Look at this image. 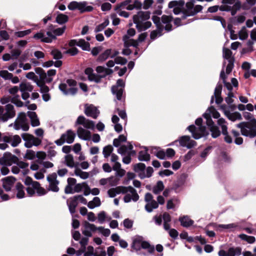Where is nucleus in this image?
<instances>
[{"label": "nucleus", "mask_w": 256, "mask_h": 256, "mask_svg": "<svg viewBox=\"0 0 256 256\" xmlns=\"http://www.w3.org/2000/svg\"><path fill=\"white\" fill-rule=\"evenodd\" d=\"M58 88L65 95H68L70 94L74 95L78 92V88H70L68 89L66 84L64 83H61L60 84Z\"/></svg>", "instance_id": "11"}, {"label": "nucleus", "mask_w": 256, "mask_h": 256, "mask_svg": "<svg viewBox=\"0 0 256 256\" xmlns=\"http://www.w3.org/2000/svg\"><path fill=\"white\" fill-rule=\"evenodd\" d=\"M136 27L138 32L144 31L150 28L152 24L150 21L136 23Z\"/></svg>", "instance_id": "17"}, {"label": "nucleus", "mask_w": 256, "mask_h": 256, "mask_svg": "<svg viewBox=\"0 0 256 256\" xmlns=\"http://www.w3.org/2000/svg\"><path fill=\"white\" fill-rule=\"evenodd\" d=\"M78 46L84 50L90 51V43L82 38H80L78 40Z\"/></svg>", "instance_id": "23"}, {"label": "nucleus", "mask_w": 256, "mask_h": 256, "mask_svg": "<svg viewBox=\"0 0 256 256\" xmlns=\"http://www.w3.org/2000/svg\"><path fill=\"white\" fill-rule=\"evenodd\" d=\"M241 2L239 0L237 1L232 6H231V10L230 12L232 16H234L236 14L237 11L241 8Z\"/></svg>", "instance_id": "31"}, {"label": "nucleus", "mask_w": 256, "mask_h": 256, "mask_svg": "<svg viewBox=\"0 0 256 256\" xmlns=\"http://www.w3.org/2000/svg\"><path fill=\"white\" fill-rule=\"evenodd\" d=\"M185 175L184 174L181 175L177 180L176 186L177 188L181 186L184 182Z\"/></svg>", "instance_id": "62"}, {"label": "nucleus", "mask_w": 256, "mask_h": 256, "mask_svg": "<svg viewBox=\"0 0 256 256\" xmlns=\"http://www.w3.org/2000/svg\"><path fill=\"white\" fill-rule=\"evenodd\" d=\"M143 241V238L141 236H138L134 238L132 241V247L136 251L141 249V246Z\"/></svg>", "instance_id": "19"}, {"label": "nucleus", "mask_w": 256, "mask_h": 256, "mask_svg": "<svg viewBox=\"0 0 256 256\" xmlns=\"http://www.w3.org/2000/svg\"><path fill=\"white\" fill-rule=\"evenodd\" d=\"M208 110L212 115L214 118H218L220 116V114L215 109L214 106H211L208 108Z\"/></svg>", "instance_id": "50"}, {"label": "nucleus", "mask_w": 256, "mask_h": 256, "mask_svg": "<svg viewBox=\"0 0 256 256\" xmlns=\"http://www.w3.org/2000/svg\"><path fill=\"white\" fill-rule=\"evenodd\" d=\"M134 222L133 220L129 219L126 218L124 222V226L126 228H131L132 227Z\"/></svg>", "instance_id": "54"}, {"label": "nucleus", "mask_w": 256, "mask_h": 256, "mask_svg": "<svg viewBox=\"0 0 256 256\" xmlns=\"http://www.w3.org/2000/svg\"><path fill=\"white\" fill-rule=\"evenodd\" d=\"M55 146H50L48 150V156L52 159L51 158L52 157L55 156L56 154V152L54 150V148H55Z\"/></svg>", "instance_id": "57"}, {"label": "nucleus", "mask_w": 256, "mask_h": 256, "mask_svg": "<svg viewBox=\"0 0 256 256\" xmlns=\"http://www.w3.org/2000/svg\"><path fill=\"white\" fill-rule=\"evenodd\" d=\"M224 57V58L230 60L233 57L232 56V52L228 48H224L223 49Z\"/></svg>", "instance_id": "47"}, {"label": "nucleus", "mask_w": 256, "mask_h": 256, "mask_svg": "<svg viewBox=\"0 0 256 256\" xmlns=\"http://www.w3.org/2000/svg\"><path fill=\"white\" fill-rule=\"evenodd\" d=\"M141 248L146 249L150 254H152L154 251V247L152 246L150 244L146 241H142Z\"/></svg>", "instance_id": "30"}, {"label": "nucleus", "mask_w": 256, "mask_h": 256, "mask_svg": "<svg viewBox=\"0 0 256 256\" xmlns=\"http://www.w3.org/2000/svg\"><path fill=\"white\" fill-rule=\"evenodd\" d=\"M40 88V92L42 94L48 93L50 88L48 86L46 85V82L37 84H36Z\"/></svg>", "instance_id": "44"}, {"label": "nucleus", "mask_w": 256, "mask_h": 256, "mask_svg": "<svg viewBox=\"0 0 256 256\" xmlns=\"http://www.w3.org/2000/svg\"><path fill=\"white\" fill-rule=\"evenodd\" d=\"M83 226L86 229H90L92 232L98 230V228L96 227L94 224H92L85 220L83 222Z\"/></svg>", "instance_id": "38"}, {"label": "nucleus", "mask_w": 256, "mask_h": 256, "mask_svg": "<svg viewBox=\"0 0 256 256\" xmlns=\"http://www.w3.org/2000/svg\"><path fill=\"white\" fill-rule=\"evenodd\" d=\"M84 112L86 116L92 117L94 119H96L100 113L98 110L93 104L88 106V104L85 105Z\"/></svg>", "instance_id": "7"}, {"label": "nucleus", "mask_w": 256, "mask_h": 256, "mask_svg": "<svg viewBox=\"0 0 256 256\" xmlns=\"http://www.w3.org/2000/svg\"><path fill=\"white\" fill-rule=\"evenodd\" d=\"M62 136H64V139L66 140V142L70 144L74 142L76 134L72 130H68L65 133L62 134Z\"/></svg>", "instance_id": "16"}, {"label": "nucleus", "mask_w": 256, "mask_h": 256, "mask_svg": "<svg viewBox=\"0 0 256 256\" xmlns=\"http://www.w3.org/2000/svg\"><path fill=\"white\" fill-rule=\"evenodd\" d=\"M112 50L108 48L105 50L102 53L98 56L96 59V62H102L106 60L112 54Z\"/></svg>", "instance_id": "18"}, {"label": "nucleus", "mask_w": 256, "mask_h": 256, "mask_svg": "<svg viewBox=\"0 0 256 256\" xmlns=\"http://www.w3.org/2000/svg\"><path fill=\"white\" fill-rule=\"evenodd\" d=\"M124 90V88H118L117 86H112V94L116 95L117 100H122Z\"/></svg>", "instance_id": "22"}, {"label": "nucleus", "mask_w": 256, "mask_h": 256, "mask_svg": "<svg viewBox=\"0 0 256 256\" xmlns=\"http://www.w3.org/2000/svg\"><path fill=\"white\" fill-rule=\"evenodd\" d=\"M22 142L21 138L18 135H14L13 137V140L11 143V145L13 147H16Z\"/></svg>", "instance_id": "49"}, {"label": "nucleus", "mask_w": 256, "mask_h": 256, "mask_svg": "<svg viewBox=\"0 0 256 256\" xmlns=\"http://www.w3.org/2000/svg\"><path fill=\"white\" fill-rule=\"evenodd\" d=\"M210 130L212 132L211 135L212 138H216L218 137L221 134V132L216 126H212L209 128Z\"/></svg>", "instance_id": "26"}, {"label": "nucleus", "mask_w": 256, "mask_h": 256, "mask_svg": "<svg viewBox=\"0 0 256 256\" xmlns=\"http://www.w3.org/2000/svg\"><path fill=\"white\" fill-rule=\"evenodd\" d=\"M86 4L87 2H78L76 1H72L68 4V8L71 10H78L82 14L85 12H90L92 11L94 8L90 6H87Z\"/></svg>", "instance_id": "2"}, {"label": "nucleus", "mask_w": 256, "mask_h": 256, "mask_svg": "<svg viewBox=\"0 0 256 256\" xmlns=\"http://www.w3.org/2000/svg\"><path fill=\"white\" fill-rule=\"evenodd\" d=\"M192 134V136L196 140H198L202 137L206 136L209 134L206 126H200L197 128L194 125L192 124L187 128Z\"/></svg>", "instance_id": "3"}, {"label": "nucleus", "mask_w": 256, "mask_h": 256, "mask_svg": "<svg viewBox=\"0 0 256 256\" xmlns=\"http://www.w3.org/2000/svg\"><path fill=\"white\" fill-rule=\"evenodd\" d=\"M66 164L67 166L72 168L74 166V160L72 155L68 154L65 156Z\"/></svg>", "instance_id": "34"}, {"label": "nucleus", "mask_w": 256, "mask_h": 256, "mask_svg": "<svg viewBox=\"0 0 256 256\" xmlns=\"http://www.w3.org/2000/svg\"><path fill=\"white\" fill-rule=\"evenodd\" d=\"M83 126L86 128L94 129V122L92 120H86V121Z\"/></svg>", "instance_id": "58"}, {"label": "nucleus", "mask_w": 256, "mask_h": 256, "mask_svg": "<svg viewBox=\"0 0 256 256\" xmlns=\"http://www.w3.org/2000/svg\"><path fill=\"white\" fill-rule=\"evenodd\" d=\"M50 54L52 56L53 58L55 60H60L63 57L61 52L58 49L52 50Z\"/></svg>", "instance_id": "32"}, {"label": "nucleus", "mask_w": 256, "mask_h": 256, "mask_svg": "<svg viewBox=\"0 0 256 256\" xmlns=\"http://www.w3.org/2000/svg\"><path fill=\"white\" fill-rule=\"evenodd\" d=\"M83 226L86 229H90L92 232L98 230V228L96 227L94 224H92L85 220L83 222Z\"/></svg>", "instance_id": "39"}, {"label": "nucleus", "mask_w": 256, "mask_h": 256, "mask_svg": "<svg viewBox=\"0 0 256 256\" xmlns=\"http://www.w3.org/2000/svg\"><path fill=\"white\" fill-rule=\"evenodd\" d=\"M112 4L109 2H104L101 6L102 10L103 12L110 10L112 8Z\"/></svg>", "instance_id": "64"}, {"label": "nucleus", "mask_w": 256, "mask_h": 256, "mask_svg": "<svg viewBox=\"0 0 256 256\" xmlns=\"http://www.w3.org/2000/svg\"><path fill=\"white\" fill-rule=\"evenodd\" d=\"M174 18L172 16H167L164 14L161 17L162 22L164 24H168L170 23Z\"/></svg>", "instance_id": "43"}, {"label": "nucleus", "mask_w": 256, "mask_h": 256, "mask_svg": "<svg viewBox=\"0 0 256 256\" xmlns=\"http://www.w3.org/2000/svg\"><path fill=\"white\" fill-rule=\"evenodd\" d=\"M229 120L234 122L236 120H242V117L240 114L238 112H234L232 113V115L229 118Z\"/></svg>", "instance_id": "48"}, {"label": "nucleus", "mask_w": 256, "mask_h": 256, "mask_svg": "<svg viewBox=\"0 0 256 256\" xmlns=\"http://www.w3.org/2000/svg\"><path fill=\"white\" fill-rule=\"evenodd\" d=\"M164 188L163 182L161 180L157 182L156 186L153 188L152 192L154 194H160Z\"/></svg>", "instance_id": "25"}, {"label": "nucleus", "mask_w": 256, "mask_h": 256, "mask_svg": "<svg viewBox=\"0 0 256 256\" xmlns=\"http://www.w3.org/2000/svg\"><path fill=\"white\" fill-rule=\"evenodd\" d=\"M102 46H95L92 48L91 53L94 56H96L102 50Z\"/></svg>", "instance_id": "63"}, {"label": "nucleus", "mask_w": 256, "mask_h": 256, "mask_svg": "<svg viewBox=\"0 0 256 256\" xmlns=\"http://www.w3.org/2000/svg\"><path fill=\"white\" fill-rule=\"evenodd\" d=\"M146 165L144 163H138L134 166V170L135 172H143L146 168Z\"/></svg>", "instance_id": "37"}, {"label": "nucleus", "mask_w": 256, "mask_h": 256, "mask_svg": "<svg viewBox=\"0 0 256 256\" xmlns=\"http://www.w3.org/2000/svg\"><path fill=\"white\" fill-rule=\"evenodd\" d=\"M22 139L26 142H32V138H34V136L31 134L28 133H24L22 134Z\"/></svg>", "instance_id": "55"}, {"label": "nucleus", "mask_w": 256, "mask_h": 256, "mask_svg": "<svg viewBox=\"0 0 256 256\" xmlns=\"http://www.w3.org/2000/svg\"><path fill=\"white\" fill-rule=\"evenodd\" d=\"M114 62L116 64L124 65L127 62V60L122 56H116L114 59Z\"/></svg>", "instance_id": "51"}, {"label": "nucleus", "mask_w": 256, "mask_h": 256, "mask_svg": "<svg viewBox=\"0 0 256 256\" xmlns=\"http://www.w3.org/2000/svg\"><path fill=\"white\" fill-rule=\"evenodd\" d=\"M68 206L69 210L72 214L76 212V208L78 205V202L76 199L74 198V196L70 198V202H68L67 201Z\"/></svg>", "instance_id": "20"}, {"label": "nucleus", "mask_w": 256, "mask_h": 256, "mask_svg": "<svg viewBox=\"0 0 256 256\" xmlns=\"http://www.w3.org/2000/svg\"><path fill=\"white\" fill-rule=\"evenodd\" d=\"M46 34L48 36H46L44 31L41 30L40 32L34 34L33 38L36 40H40L41 42L46 43H50L54 40L56 38V36L53 33V31H48Z\"/></svg>", "instance_id": "4"}, {"label": "nucleus", "mask_w": 256, "mask_h": 256, "mask_svg": "<svg viewBox=\"0 0 256 256\" xmlns=\"http://www.w3.org/2000/svg\"><path fill=\"white\" fill-rule=\"evenodd\" d=\"M49 185V190H52L54 192H58L59 190V188L58 185L59 184V181H55L54 182H51L50 181Z\"/></svg>", "instance_id": "41"}, {"label": "nucleus", "mask_w": 256, "mask_h": 256, "mask_svg": "<svg viewBox=\"0 0 256 256\" xmlns=\"http://www.w3.org/2000/svg\"><path fill=\"white\" fill-rule=\"evenodd\" d=\"M238 35L239 38L241 40H244L248 38V34L244 26H243L242 29L239 32Z\"/></svg>", "instance_id": "42"}, {"label": "nucleus", "mask_w": 256, "mask_h": 256, "mask_svg": "<svg viewBox=\"0 0 256 256\" xmlns=\"http://www.w3.org/2000/svg\"><path fill=\"white\" fill-rule=\"evenodd\" d=\"M16 179L12 176H7L2 180V187L6 192L11 190L12 187L16 182Z\"/></svg>", "instance_id": "9"}, {"label": "nucleus", "mask_w": 256, "mask_h": 256, "mask_svg": "<svg viewBox=\"0 0 256 256\" xmlns=\"http://www.w3.org/2000/svg\"><path fill=\"white\" fill-rule=\"evenodd\" d=\"M238 128H240V132L242 136L253 138L256 136V119L254 118L250 122H243L236 125Z\"/></svg>", "instance_id": "1"}, {"label": "nucleus", "mask_w": 256, "mask_h": 256, "mask_svg": "<svg viewBox=\"0 0 256 256\" xmlns=\"http://www.w3.org/2000/svg\"><path fill=\"white\" fill-rule=\"evenodd\" d=\"M66 26H64L62 28H56V29L53 30V33L54 34V35L56 36H61L64 33V32L66 30Z\"/></svg>", "instance_id": "53"}, {"label": "nucleus", "mask_w": 256, "mask_h": 256, "mask_svg": "<svg viewBox=\"0 0 256 256\" xmlns=\"http://www.w3.org/2000/svg\"><path fill=\"white\" fill-rule=\"evenodd\" d=\"M113 148L111 145H108L107 146H106L103 148V154L104 156V157L105 158H108L110 154H112V152L113 151Z\"/></svg>", "instance_id": "33"}, {"label": "nucleus", "mask_w": 256, "mask_h": 256, "mask_svg": "<svg viewBox=\"0 0 256 256\" xmlns=\"http://www.w3.org/2000/svg\"><path fill=\"white\" fill-rule=\"evenodd\" d=\"M222 84L218 83L214 90V96H220L222 94Z\"/></svg>", "instance_id": "60"}, {"label": "nucleus", "mask_w": 256, "mask_h": 256, "mask_svg": "<svg viewBox=\"0 0 256 256\" xmlns=\"http://www.w3.org/2000/svg\"><path fill=\"white\" fill-rule=\"evenodd\" d=\"M0 76L6 80H10L12 78L13 74L6 70H2L0 71Z\"/></svg>", "instance_id": "35"}, {"label": "nucleus", "mask_w": 256, "mask_h": 256, "mask_svg": "<svg viewBox=\"0 0 256 256\" xmlns=\"http://www.w3.org/2000/svg\"><path fill=\"white\" fill-rule=\"evenodd\" d=\"M20 96L16 94L14 96L11 98V102L16 104L18 107H22L24 105V103L19 99Z\"/></svg>", "instance_id": "36"}, {"label": "nucleus", "mask_w": 256, "mask_h": 256, "mask_svg": "<svg viewBox=\"0 0 256 256\" xmlns=\"http://www.w3.org/2000/svg\"><path fill=\"white\" fill-rule=\"evenodd\" d=\"M122 40L124 42V46L125 48H128L131 46L138 48V41L134 39H130L129 36L127 35L123 36Z\"/></svg>", "instance_id": "10"}, {"label": "nucleus", "mask_w": 256, "mask_h": 256, "mask_svg": "<svg viewBox=\"0 0 256 256\" xmlns=\"http://www.w3.org/2000/svg\"><path fill=\"white\" fill-rule=\"evenodd\" d=\"M165 152L166 156L169 158L174 157L176 154L174 150L172 148H167Z\"/></svg>", "instance_id": "61"}, {"label": "nucleus", "mask_w": 256, "mask_h": 256, "mask_svg": "<svg viewBox=\"0 0 256 256\" xmlns=\"http://www.w3.org/2000/svg\"><path fill=\"white\" fill-rule=\"evenodd\" d=\"M27 114L28 116L30 119V122L32 126L35 127L40 125V120L38 118V116L36 112L28 111Z\"/></svg>", "instance_id": "13"}, {"label": "nucleus", "mask_w": 256, "mask_h": 256, "mask_svg": "<svg viewBox=\"0 0 256 256\" xmlns=\"http://www.w3.org/2000/svg\"><path fill=\"white\" fill-rule=\"evenodd\" d=\"M98 230L106 237L109 236L110 234V230L108 228H104L102 226L98 227Z\"/></svg>", "instance_id": "56"}, {"label": "nucleus", "mask_w": 256, "mask_h": 256, "mask_svg": "<svg viewBox=\"0 0 256 256\" xmlns=\"http://www.w3.org/2000/svg\"><path fill=\"white\" fill-rule=\"evenodd\" d=\"M145 152L144 151H140L138 152V159L140 161H149L150 159V156L147 152L148 148H145Z\"/></svg>", "instance_id": "21"}, {"label": "nucleus", "mask_w": 256, "mask_h": 256, "mask_svg": "<svg viewBox=\"0 0 256 256\" xmlns=\"http://www.w3.org/2000/svg\"><path fill=\"white\" fill-rule=\"evenodd\" d=\"M185 2L184 0H172L170 1L168 4V6L170 8H174L178 6L182 7L184 6Z\"/></svg>", "instance_id": "29"}, {"label": "nucleus", "mask_w": 256, "mask_h": 256, "mask_svg": "<svg viewBox=\"0 0 256 256\" xmlns=\"http://www.w3.org/2000/svg\"><path fill=\"white\" fill-rule=\"evenodd\" d=\"M66 54H70L72 56L76 55L78 52V50L76 47H72L66 51Z\"/></svg>", "instance_id": "59"}, {"label": "nucleus", "mask_w": 256, "mask_h": 256, "mask_svg": "<svg viewBox=\"0 0 256 256\" xmlns=\"http://www.w3.org/2000/svg\"><path fill=\"white\" fill-rule=\"evenodd\" d=\"M178 140L180 146H186L188 148H192L197 144L196 141L190 140V138L188 136H182L180 137Z\"/></svg>", "instance_id": "6"}, {"label": "nucleus", "mask_w": 256, "mask_h": 256, "mask_svg": "<svg viewBox=\"0 0 256 256\" xmlns=\"http://www.w3.org/2000/svg\"><path fill=\"white\" fill-rule=\"evenodd\" d=\"M228 64L226 66V74H230L232 72V71L234 68V58H232V59H230V60H228Z\"/></svg>", "instance_id": "40"}, {"label": "nucleus", "mask_w": 256, "mask_h": 256, "mask_svg": "<svg viewBox=\"0 0 256 256\" xmlns=\"http://www.w3.org/2000/svg\"><path fill=\"white\" fill-rule=\"evenodd\" d=\"M6 112L3 114L0 118L4 122H6L9 118H12L16 116V112L14 106L11 104H8L6 106Z\"/></svg>", "instance_id": "8"}, {"label": "nucleus", "mask_w": 256, "mask_h": 256, "mask_svg": "<svg viewBox=\"0 0 256 256\" xmlns=\"http://www.w3.org/2000/svg\"><path fill=\"white\" fill-rule=\"evenodd\" d=\"M35 158V152L32 150H28L24 158L28 160H33Z\"/></svg>", "instance_id": "52"}, {"label": "nucleus", "mask_w": 256, "mask_h": 256, "mask_svg": "<svg viewBox=\"0 0 256 256\" xmlns=\"http://www.w3.org/2000/svg\"><path fill=\"white\" fill-rule=\"evenodd\" d=\"M178 220L180 222L181 226L186 228L190 226L194 223V220L190 218L188 216H180L178 218Z\"/></svg>", "instance_id": "15"}, {"label": "nucleus", "mask_w": 256, "mask_h": 256, "mask_svg": "<svg viewBox=\"0 0 256 256\" xmlns=\"http://www.w3.org/2000/svg\"><path fill=\"white\" fill-rule=\"evenodd\" d=\"M32 32L30 29H28L23 31H18L14 33V35L18 38H22L26 35L29 34Z\"/></svg>", "instance_id": "46"}, {"label": "nucleus", "mask_w": 256, "mask_h": 256, "mask_svg": "<svg viewBox=\"0 0 256 256\" xmlns=\"http://www.w3.org/2000/svg\"><path fill=\"white\" fill-rule=\"evenodd\" d=\"M36 72L39 75L40 80L38 79L36 80V84L46 82V74L45 71L40 67L36 68L34 69Z\"/></svg>", "instance_id": "14"}, {"label": "nucleus", "mask_w": 256, "mask_h": 256, "mask_svg": "<svg viewBox=\"0 0 256 256\" xmlns=\"http://www.w3.org/2000/svg\"><path fill=\"white\" fill-rule=\"evenodd\" d=\"M150 12L149 11H139L132 16L134 24L146 21L150 18Z\"/></svg>", "instance_id": "5"}, {"label": "nucleus", "mask_w": 256, "mask_h": 256, "mask_svg": "<svg viewBox=\"0 0 256 256\" xmlns=\"http://www.w3.org/2000/svg\"><path fill=\"white\" fill-rule=\"evenodd\" d=\"M68 20V17L67 15L63 14H59L56 17V21L57 23L60 24H62Z\"/></svg>", "instance_id": "24"}, {"label": "nucleus", "mask_w": 256, "mask_h": 256, "mask_svg": "<svg viewBox=\"0 0 256 256\" xmlns=\"http://www.w3.org/2000/svg\"><path fill=\"white\" fill-rule=\"evenodd\" d=\"M228 252L230 254V256H239L242 254V248L239 246L230 248H228Z\"/></svg>", "instance_id": "28"}, {"label": "nucleus", "mask_w": 256, "mask_h": 256, "mask_svg": "<svg viewBox=\"0 0 256 256\" xmlns=\"http://www.w3.org/2000/svg\"><path fill=\"white\" fill-rule=\"evenodd\" d=\"M77 133L78 136L81 139L87 140H90L91 138L90 132L82 127H79L78 128Z\"/></svg>", "instance_id": "12"}, {"label": "nucleus", "mask_w": 256, "mask_h": 256, "mask_svg": "<svg viewBox=\"0 0 256 256\" xmlns=\"http://www.w3.org/2000/svg\"><path fill=\"white\" fill-rule=\"evenodd\" d=\"M238 237L243 240L246 241L249 244H253L256 241V238L254 236H248L244 234H240Z\"/></svg>", "instance_id": "27"}, {"label": "nucleus", "mask_w": 256, "mask_h": 256, "mask_svg": "<svg viewBox=\"0 0 256 256\" xmlns=\"http://www.w3.org/2000/svg\"><path fill=\"white\" fill-rule=\"evenodd\" d=\"M194 0H191L190 2H186V8H184V10H187L188 12H192L194 8Z\"/></svg>", "instance_id": "45"}]
</instances>
